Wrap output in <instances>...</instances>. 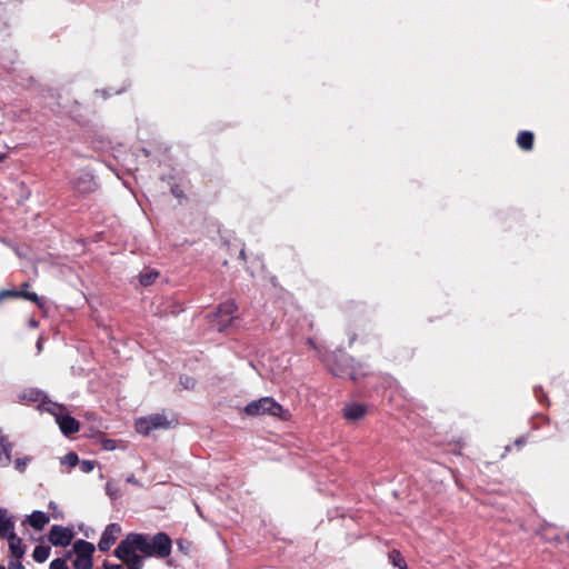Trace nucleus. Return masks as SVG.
Returning a JSON list of instances; mask_svg holds the SVG:
<instances>
[{
	"instance_id": "obj_32",
	"label": "nucleus",
	"mask_w": 569,
	"mask_h": 569,
	"mask_svg": "<svg viewBox=\"0 0 569 569\" xmlns=\"http://www.w3.org/2000/svg\"><path fill=\"white\" fill-rule=\"evenodd\" d=\"M104 448L108 449V450H113L116 447H114V441L113 440H107L106 443H104Z\"/></svg>"
},
{
	"instance_id": "obj_30",
	"label": "nucleus",
	"mask_w": 569,
	"mask_h": 569,
	"mask_svg": "<svg viewBox=\"0 0 569 569\" xmlns=\"http://www.w3.org/2000/svg\"><path fill=\"white\" fill-rule=\"evenodd\" d=\"M19 560L20 559L9 561L8 569H24L23 565Z\"/></svg>"
},
{
	"instance_id": "obj_3",
	"label": "nucleus",
	"mask_w": 569,
	"mask_h": 569,
	"mask_svg": "<svg viewBox=\"0 0 569 569\" xmlns=\"http://www.w3.org/2000/svg\"><path fill=\"white\" fill-rule=\"evenodd\" d=\"M73 552L76 553L73 569H92L93 543L79 539L73 543Z\"/></svg>"
},
{
	"instance_id": "obj_27",
	"label": "nucleus",
	"mask_w": 569,
	"mask_h": 569,
	"mask_svg": "<svg viewBox=\"0 0 569 569\" xmlns=\"http://www.w3.org/2000/svg\"><path fill=\"white\" fill-rule=\"evenodd\" d=\"M78 465H79L80 470L83 473L91 472L96 467V462L93 460H82V461H79Z\"/></svg>"
},
{
	"instance_id": "obj_1",
	"label": "nucleus",
	"mask_w": 569,
	"mask_h": 569,
	"mask_svg": "<svg viewBox=\"0 0 569 569\" xmlns=\"http://www.w3.org/2000/svg\"><path fill=\"white\" fill-rule=\"evenodd\" d=\"M43 411L49 412L54 417L57 425L60 428V431L64 436H71L79 431L80 425L79 422L69 415L67 408L60 403H43Z\"/></svg>"
},
{
	"instance_id": "obj_41",
	"label": "nucleus",
	"mask_w": 569,
	"mask_h": 569,
	"mask_svg": "<svg viewBox=\"0 0 569 569\" xmlns=\"http://www.w3.org/2000/svg\"><path fill=\"white\" fill-rule=\"evenodd\" d=\"M516 443L520 445V443H522V440H517Z\"/></svg>"
},
{
	"instance_id": "obj_16",
	"label": "nucleus",
	"mask_w": 569,
	"mask_h": 569,
	"mask_svg": "<svg viewBox=\"0 0 569 569\" xmlns=\"http://www.w3.org/2000/svg\"><path fill=\"white\" fill-rule=\"evenodd\" d=\"M366 415V407L360 403H350L343 409V416L348 420H359Z\"/></svg>"
},
{
	"instance_id": "obj_20",
	"label": "nucleus",
	"mask_w": 569,
	"mask_h": 569,
	"mask_svg": "<svg viewBox=\"0 0 569 569\" xmlns=\"http://www.w3.org/2000/svg\"><path fill=\"white\" fill-rule=\"evenodd\" d=\"M28 287H29L28 283H23L22 289L19 290V291H21L19 298H24L29 301L37 303L38 306H42L41 299L36 292H29L26 290Z\"/></svg>"
},
{
	"instance_id": "obj_37",
	"label": "nucleus",
	"mask_w": 569,
	"mask_h": 569,
	"mask_svg": "<svg viewBox=\"0 0 569 569\" xmlns=\"http://www.w3.org/2000/svg\"><path fill=\"white\" fill-rule=\"evenodd\" d=\"M4 158H6V154H4V153H0V162H1L2 160H4Z\"/></svg>"
},
{
	"instance_id": "obj_5",
	"label": "nucleus",
	"mask_w": 569,
	"mask_h": 569,
	"mask_svg": "<svg viewBox=\"0 0 569 569\" xmlns=\"http://www.w3.org/2000/svg\"><path fill=\"white\" fill-rule=\"evenodd\" d=\"M169 427L166 416L153 413L148 417L139 418L136 421V430L140 435H149L152 430Z\"/></svg>"
},
{
	"instance_id": "obj_35",
	"label": "nucleus",
	"mask_w": 569,
	"mask_h": 569,
	"mask_svg": "<svg viewBox=\"0 0 569 569\" xmlns=\"http://www.w3.org/2000/svg\"><path fill=\"white\" fill-rule=\"evenodd\" d=\"M49 508H51V509H56V508H57V505H56V502H53V501H50V503H49Z\"/></svg>"
},
{
	"instance_id": "obj_39",
	"label": "nucleus",
	"mask_w": 569,
	"mask_h": 569,
	"mask_svg": "<svg viewBox=\"0 0 569 569\" xmlns=\"http://www.w3.org/2000/svg\"><path fill=\"white\" fill-rule=\"evenodd\" d=\"M240 256L243 258L244 257V250H241L240 251Z\"/></svg>"
},
{
	"instance_id": "obj_15",
	"label": "nucleus",
	"mask_w": 569,
	"mask_h": 569,
	"mask_svg": "<svg viewBox=\"0 0 569 569\" xmlns=\"http://www.w3.org/2000/svg\"><path fill=\"white\" fill-rule=\"evenodd\" d=\"M9 542V549L11 555L16 559H21L26 553V545L23 543L22 539L19 538L17 535H11L10 538L7 539Z\"/></svg>"
},
{
	"instance_id": "obj_19",
	"label": "nucleus",
	"mask_w": 569,
	"mask_h": 569,
	"mask_svg": "<svg viewBox=\"0 0 569 569\" xmlns=\"http://www.w3.org/2000/svg\"><path fill=\"white\" fill-rule=\"evenodd\" d=\"M50 551L49 546L39 545L33 549L32 557L34 561L42 563L49 558Z\"/></svg>"
},
{
	"instance_id": "obj_38",
	"label": "nucleus",
	"mask_w": 569,
	"mask_h": 569,
	"mask_svg": "<svg viewBox=\"0 0 569 569\" xmlns=\"http://www.w3.org/2000/svg\"><path fill=\"white\" fill-rule=\"evenodd\" d=\"M172 192H173L177 197H179V191H176L174 189H172Z\"/></svg>"
},
{
	"instance_id": "obj_25",
	"label": "nucleus",
	"mask_w": 569,
	"mask_h": 569,
	"mask_svg": "<svg viewBox=\"0 0 569 569\" xmlns=\"http://www.w3.org/2000/svg\"><path fill=\"white\" fill-rule=\"evenodd\" d=\"M31 461V457H22V458H17L14 460V468L19 471V472H24L26 469H27V466L28 463Z\"/></svg>"
},
{
	"instance_id": "obj_17",
	"label": "nucleus",
	"mask_w": 569,
	"mask_h": 569,
	"mask_svg": "<svg viewBox=\"0 0 569 569\" xmlns=\"http://www.w3.org/2000/svg\"><path fill=\"white\" fill-rule=\"evenodd\" d=\"M12 443L4 437H0V467L9 466L11 461Z\"/></svg>"
},
{
	"instance_id": "obj_8",
	"label": "nucleus",
	"mask_w": 569,
	"mask_h": 569,
	"mask_svg": "<svg viewBox=\"0 0 569 569\" xmlns=\"http://www.w3.org/2000/svg\"><path fill=\"white\" fill-rule=\"evenodd\" d=\"M72 538L71 529L58 525L52 526L49 532V541L53 546L67 547L71 543Z\"/></svg>"
},
{
	"instance_id": "obj_28",
	"label": "nucleus",
	"mask_w": 569,
	"mask_h": 569,
	"mask_svg": "<svg viewBox=\"0 0 569 569\" xmlns=\"http://www.w3.org/2000/svg\"><path fill=\"white\" fill-rule=\"evenodd\" d=\"M49 569H69L67 562L62 558H56L50 562Z\"/></svg>"
},
{
	"instance_id": "obj_36",
	"label": "nucleus",
	"mask_w": 569,
	"mask_h": 569,
	"mask_svg": "<svg viewBox=\"0 0 569 569\" xmlns=\"http://www.w3.org/2000/svg\"><path fill=\"white\" fill-rule=\"evenodd\" d=\"M331 370H332V372H333V375H335V376H340V375H341V372H340V371H338V370H335V369H331Z\"/></svg>"
},
{
	"instance_id": "obj_9",
	"label": "nucleus",
	"mask_w": 569,
	"mask_h": 569,
	"mask_svg": "<svg viewBox=\"0 0 569 569\" xmlns=\"http://www.w3.org/2000/svg\"><path fill=\"white\" fill-rule=\"evenodd\" d=\"M124 541L137 552H141L146 557L152 556L151 542L148 536L141 533H129Z\"/></svg>"
},
{
	"instance_id": "obj_6",
	"label": "nucleus",
	"mask_w": 569,
	"mask_h": 569,
	"mask_svg": "<svg viewBox=\"0 0 569 569\" xmlns=\"http://www.w3.org/2000/svg\"><path fill=\"white\" fill-rule=\"evenodd\" d=\"M114 556L123 561L129 569H141L143 566L142 558L124 540L116 548Z\"/></svg>"
},
{
	"instance_id": "obj_22",
	"label": "nucleus",
	"mask_w": 569,
	"mask_h": 569,
	"mask_svg": "<svg viewBox=\"0 0 569 569\" xmlns=\"http://www.w3.org/2000/svg\"><path fill=\"white\" fill-rule=\"evenodd\" d=\"M389 558L395 567H397L399 569L407 568L405 559L401 557V555L398 551L393 550L392 552H390Z\"/></svg>"
},
{
	"instance_id": "obj_14",
	"label": "nucleus",
	"mask_w": 569,
	"mask_h": 569,
	"mask_svg": "<svg viewBox=\"0 0 569 569\" xmlns=\"http://www.w3.org/2000/svg\"><path fill=\"white\" fill-rule=\"evenodd\" d=\"M50 521V517L43 512L36 510L27 517L24 522L29 523L36 530H42Z\"/></svg>"
},
{
	"instance_id": "obj_13",
	"label": "nucleus",
	"mask_w": 569,
	"mask_h": 569,
	"mask_svg": "<svg viewBox=\"0 0 569 569\" xmlns=\"http://www.w3.org/2000/svg\"><path fill=\"white\" fill-rule=\"evenodd\" d=\"M19 398L27 402H40L39 408L41 410H43V403H53L52 401L47 400V396L38 389L24 390Z\"/></svg>"
},
{
	"instance_id": "obj_26",
	"label": "nucleus",
	"mask_w": 569,
	"mask_h": 569,
	"mask_svg": "<svg viewBox=\"0 0 569 569\" xmlns=\"http://www.w3.org/2000/svg\"><path fill=\"white\" fill-rule=\"evenodd\" d=\"M180 385L182 386L183 389L191 390L196 387V380L189 376H181Z\"/></svg>"
},
{
	"instance_id": "obj_12",
	"label": "nucleus",
	"mask_w": 569,
	"mask_h": 569,
	"mask_svg": "<svg viewBox=\"0 0 569 569\" xmlns=\"http://www.w3.org/2000/svg\"><path fill=\"white\" fill-rule=\"evenodd\" d=\"M14 532V522L9 511L0 507V539H8Z\"/></svg>"
},
{
	"instance_id": "obj_11",
	"label": "nucleus",
	"mask_w": 569,
	"mask_h": 569,
	"mask_svg": "<svg viewBox=\"0 0 569 569\" xmlns=\"http://www.w3.org/2000/svg\"><path fill=\"white\" fill-rule=\"evenodd\" d=\"M120 531L121 528L118 523H110L109 526H107L98 542L99 549L101 551H108L110 547L116 542Z\"/></svg>"
},
{
	"instance_id": "obj_4",
	"label": "nucleus",
	"mask_w": 569,
	"mask_h": 569,
	"mask_svg": "<svg viewBox=\"0 0 569 569\" xmlns=\"http://www.w3.org/2000/svg\"><path fill=\"white\" fill-rule=\"evenodd\" d=\"M237 311V305L232 300H228L222 302L217 311L214 312L211 326L218 331H222L228 328L232 320L234 319V313Z\"/></svg>"
},
{
	"instance_id": "obj_23",
	"label": "nucleus",
	"mask_w": 569,
	"mask_h": 569,
	"mask_svg": "<svg viewBox=\"0 0 569 569\" xmlns=\"http://www.w3.org/2000/svg\"><path fill=\"white\" fill-rule=\"evenodd\" d=\"M78 463H79V458H78L77 453H74V452H69V453L64 455L63 458L61 459V465L68 466L70 468L76 467Z\"/></svg>"
},
{
	"instance_id": "obj_31",
	"label": "nucleus",
	"mask_w": 569,
	"mask_h": 569,
	"mask_svg": "<svg viewBox=\"0 0 569 569\" xmlns=\"http://www.w3.org/2000/svg\"><path fill=\"white\" fill-rule=\"evenodd\" d=\"M126 481L130 485L142 487L141 482L133 475L128 476Z\"/></svg>"
},
{
	"instance_id": "obj_40",
	"label": "nucleus",
	"mask_w": 569,
	"mask_h": 569,
	"mask_svg": "<svg viewBox=\"0 0 569 569\" xmlns=\"http://www.w3.org/2000/svg\"><path fill=\"white\" fill-rule=\"evenodd\" d=\"M308 342L313 347V341L311 339H309Z\"/></svg>"
},
{
	"instance_id": "obj_21",
	"label": "nucleus",
	"mask_w": 569,
	"mask_h": 569,
	"mask_svg": "<svg viewBox=\"0 0 569 569\" xmlns=\"http://www.w3.org/2000/svg\"><path fill=\"white\" fill-rule=\"evenodd\" d=\"M106 492L112 500H116L121 496L120 488L114 481H108L106 483Z\"/></svg>"
},
{
	"instance_id": "obj_2",
	"label": "nucleus",
	"mask_w": 569,
	"mask_h": 569,
	"mask_svg": "<svg viewBox=\"0 0 569 569\" xmlns=\"http://www.w3.org/2000/svg\"><path fill=\"white\" fill-rule=\"evenodd\" d=\"M244 412L248 416L269 415L286 419L288 412L271 397H263L258 400L251 401L244 407Z\"/></svg>"
},
{
	"instance_id": "obj_33",
	"label": "nucleus",
	"mask_w": 569,
	"mask_h": 569,
	"mask_svg": "<svg viewBox=\"0 0 569 569\" xmlns=\"http://www.w3.org/2000/svg\"><path fill=\"white\" fill-rule=\"evenodd\" d=\"M106 569H121V565L104 563Z\"/></svg>"
},
{
	"instance_id": "obj_10",
	"label": "nucleus",
	"mask_w": 569,
	"mask_h": 569,
	"mask_svg": "<svg viewBox=\"0 0 569 569\" xmlns=\"http://www.w3.org/2000/svg\"><path fill=\"white\" fill-rule=\"evenodd\" d=\"M151 542L152 555L161 558L168 557L171 552V539L164 532H159L153 536Z\"/></svg>"
},
{
	"instance_id": "obj_29",
	"label": "nucleus",
	"mask_w": 569,
	"mask_h": 569,
	"mask_svg": "<svg viewBox=\"0 0 569 569\" xmlns=\"http://www.w3.org/2000/svg\"><path fill=\"white\" fill-rule=\"evenodd\" d=\"M20 293L21 291L18 290H3L0 292V301L9 297L19 298Z\"/></svg>"
},
{
	"instance_id": "obj_18",
	"label": "nucleus",
	"mask_w": 569,
	"mask_h": 569,
	"mask_svg": "<svg viewBox=\"0 0 569 569\" xmlns=\"http://www.w3.org/2000/svg\"><path fill=\"white\" fill-rule=\"evenodd\" d=\"M517 143L522 150H531L533 144V133L531 131H521L518 134Z\"/></svg>"
},
{
	"instance_id": "obj_24",
	"label": "nucleus",
	"mask_w": 569,
	"mask_h": 569,
	"mask_svg": "<svg viewBox=\"0 0 569 569\" xmlns=\"http://www.w3.org/2000/svg\"><path fill=\"white\" fill-rule=\"evenodd\" d=\"M157 277H158V272L148 271L146 273L140 274V283L142 286H150L154 282Z\"/></svg>"
},
{
	"instance_id": "obj_34",
	"label": "nucleus",
	"mask_w": 569,
	"mask_h": 569,
	"mask_svg": "<svg viewBox=\"0 0 569 569\" xmlns=\"http://www.w3.org/2000/svg\"><path fill=\"white\" fill-rule=\"evenodd\" d=\"M41 348H42L41 339H39V340L37 341V349H38V351H41Z\"/></svg>"
},
{
	"instance_id": "obj_7",
	"label": "nucleus",
	"mask_w": 569,
	"mask_h": 569,
	"mask_svg": "<svg viewBox=\"0 0 569 569\" xmlns=\"http://www.w3.org/2000/svg\"><path fill=\"white\" fill-rule=\"evenodd\" d=\"M71 187L79 196H84L97 189V182L91 172L82 170L71 180Z\"/></svg>"
},
{
	"instance_id": "obj_42",
	"label": "nucleus",
	"mask_w": 569,
	"mask_h": 569,
	"mask_svg": "<svg viewBox=\"0 0 569 569\" xmlns=\"http://www.w3.org/2000/svg\"><path fill=\"white\" fill-rule=\"evenodd\" d=\"M0 569H7V568H4L3 566H0Z\"/></svg>"
}]
</instances>
